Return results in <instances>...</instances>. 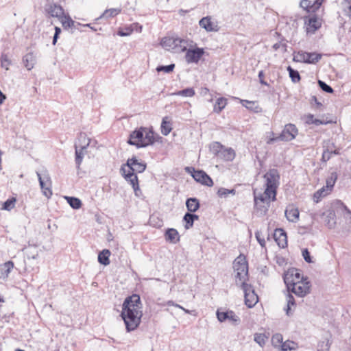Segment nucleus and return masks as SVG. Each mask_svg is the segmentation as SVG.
I'll list each match as a JSON object with an SVG mask.
<instances>
[{"label": "nucleus", "instance_id": "nucleus-1", "mask_svg": "<svg viewBox=\"0 0 351 351\" xmlns=\"http://www.w3.org/2000/svg\"><path fill=\"white\" fill-rule=\"evenodd\" d=\"M143 304L137 294H132L124 300L120 314L125 325L126 331L130 332L136 330L141 322Z\"/></svg>", "mask_w": 351, "mask_h": 351}, {"label": "nucleus", "instance_id": "nucleus-2", "mask_svg": "<svg viewBox=\"0 0 351 351\" xmlns=\"http://www.w3.org/2000/svg\"><path fill=\"white\" fill-rule=\"evenodd\" d=\"M162 137L156 134L152 127H139L129 135L127 143L136 148H143L153 145L156 142L161 141Z\"/></svg>", "mask_w": 351, "mask_h": 351}, {"label": "nucleus", "instance_id": "nucleus-3", "mask_svg": "<svg viewBox=\"0 0 351 351\" xmlns=\"http://www.w3.org/2000/svg\"><path fill=\"white\" fill-rule=\"evenodd\" d=\"M284 282L288 292H291L299 297H304L310 292L311 283L307 277H302L301 281L294 282L288 274H285Z\"/></svg>", "mask_w": 351, "mask_h": 351}, {"label": "nucleus", "instance_id": "nucleus-4", "mask_svg": "<svg viewBox=\"0 0 351 351\" xmlns=\"http://www.w3.org/2000/svg\"><path fill=\"white\" fill-rule=\"evenodd\" d=\"M264 178L266 180L265 194L267 197H271V201L276 200L277 189L279 185L280 174L276 169H270L265 175Z\"/></svg>", "mask_w": 351, "mask_h": 351}, {"label": "nucleus", "instance_id": "nucleus-5", "mask_svg": "<svg viewBox=\"0 0 351 351\" xmlns=\"http://www.w3.org/2000/svg\"><path fill=\"white\" fill-rule=\"evenodd\" d=\"M298 134V129L295 124L287 123L285 125L281 133L276 136L274 132L269 133L267 144L271 145L277 141L289 142L295 138Z\"/></svg>", "mask_w": 351, "mask_h": 351}, {"label": "nucleus", "instance_id": "nucleus-6", "mask_svg": "<svg viewBox=\"0 0 351 351\" xmlns=\"http://www.w3.org/2000/svg\"><path fill=\"white\" fill-rule=\"evenodd\" d=\"M161 45L174 53H180L186 50L188 41L179 37H165L162 40Z\"/></svg>", "mask_w": 351, "mask_h": 351}, {"label": "nucleus", "instance_id": "nucleus-7", "mask_svg": "<svg viewBox=\"0 0 351 351\" xmlns=\"http://www.w3.org/2000/svg\"><path fill=\"white\" fill-rule=\"evenodd\" d=\"M233 267L237 271L236 278L245 282L248 279V264L245 257H237L234 261Z\"/></svg>", "mask_w": 351, "mask_h": 351}, {"label": "nucleus", "instance_id": "nucleus-8", "mask_svg": "<svg viewBox=\"0 0 351 351\" xmlns=\"http://www.w3.org/2000/svg\"><path fill=\"white\" fill-rule=\"evenodd\" d=\"M241 287L244 292L245 304L248 308H252L258 301V297L252 286L246 282H242Z\"/></svg>", "mask_w": 351, "mask_h": 351}, {"label": "nucleus", "instance_id": "nucleus-9", "mask_svg": "<svg viewBox=\"0 0 351 351\" xmlns=\"http://www.w3.org/2000/svg\"><path fill=\"white\" fill-rule=\"evenodd\" d=\"M36 175L43 194L46 197L50 198L52 195V184L49 173L45 171L43 173L36 172Z\"/></svg>", "mask_w": 351, "mask_h": 351}, {"label": "nucleus", "instance_id": "nucleus-10", "mask_svg": "<svg viewBox=\"0 0 351 351\" xmlns=\"http://www.w3.org/2000/svg\"><path fill=\"white\" fill-rule=\"evenodd\" d=\"M191 169L193 170L191 176L196 182L207 186H212L213 185L212 178L204 171L199 169L195 170L193 167L186 168V170L189 172H191Z\"/></svg>", "mask_w": 351, "mask_h": 351}, {"label": "nucleus", "instance_id": "nucleus-11", "mask_svg": "<svg viewBox=\"0 0 351 351\" xmlns=\"http://www.w3.org/2000/svg\"><path fill=\"white\" fill-rule=\"evenodd\" d=\"M185 51V60L188 64H197L205 52L204 48L198 47L189 49L186 48Z\"/></svg>", "mask_w": 351, "mask_h": 351}, {"label": "nucleus", "instance_id": "nucleus-12", "mask_svg": "<svg viewBox=\"0 0 351 351\" xmlns=\"http://www.w3.org/2000/svg\"><path fill=\"white\" fill-rule=\"evenodd\" d=\"M216 315L219 322H224L228 320L234 325H239L241 322L239 317L237 316L235 313L231 310L220 311L219 309H217L216 311Z\"/></svg>", "mask_w": 351, "mask_h": 351}, {"label": "nucleus", "instance_id": "nucleus-13", "mask_svg": "<svg viewBox=\"0 0 351 351\" xmlns=\"http://www.w3.org/2000/svg\"><path fill=\"white\" fill-rule=\"evenodd\" d=\"M125 165L136 175L144 172L147 167V164L144 161H139L135 156L128 158Z\"/></svg>", "mask_w": 351, "mask_h": 351}, {"label": "nucleus", "instance_id": "nucleus-14", "mask_svg": "<svg viewBox=\"0 0 351 351\" xmlns=\"http://www.w3.org/2000/svg\"><path fill=\"white\" fill-rule=\"evenodd\" d=\"M45 12L51 17H56L60 19L64 14L63 8L57 3H48L45 8Z\"/></svg>", "mask_w": 351, "mask_h": 351}, {"label": "nucleus", "instance_id": "nucleus-15", "mask_svg": "<svg viewBox=\"0 0 351 351\" xmlns=\"http://www.w3.org/2000/svg\"><path fill=\"white\" fill-rule=\"evenodd\" d=\"M274 238L280 247L285 248L287 246V232L282 228H276L275 230Z\"/></svg>", "mask_w": 351, "mask_h": 351}, {"label": "nucleus", "instance_id": "nucleus-16", "mask_svg": "<svg viewBox=\"0 0 351 351\" xmlns=\"http://www.w3.org/2000/svg\"><path fill=\"white\" fill-rule=\"evenodd\" d=\"M305 25L307 26V32L313 34L321 27V22L315 14L305 19Z\"/></svg>", "mask_w": 351, "mask_h": 351}, {"label": "nucleus", "instance_id": "nucleus-17", "mask_svg": "<svg viewBox=\"0 0 351 351\" xmlns=\"http://www.w3.org/2000/svg\"><path fill=\"white\" fill-rule=\"evenodd\" d=\"M199 25L207 32H217L218 30L217 25H215L211 21L210 16L202 18L199 21Z\"/></svg>", "mask_w": 351, "mask_h": 351}, {"label": "nucleus", "instance_id": "nucleus-18", "mask_svg": "<svg viewBox=\"0 0 351 351\" xmlns=\"http://www.w3.org/2000/svg\"><path fill=\"white\" fill-rule=\"evenodd\" d=\"M180 234L175 228H167L165 232V239L166 241L173 244H176L180 241Z\"/></svg>", "mask_w": 351, "mask_h": 351}, {"label": "nucleus", "instance_id": "nucleus-19", "mask_svg": "<svg viewBox=\"0 0 351 351\" xmlns=\"http://www.w3.org/2000/svg\"><path fill=\"white\" fill-rule=\"evenodd\" d=\"M14 267V263L8 261L0 265V279L3 280L8 278L10 273Z\"/></svg>", "mask_w": 351, "mask_h": 351}, {"label": "nucleus", "instance_id": "nucleus-20", "mask_svg": "<svg viewBox=\"0 0 351 351\" xmlns=\"http://www.w3.org/2000/svg\"><path fill=\"white\" fill-rule=\"evenodd\" d=\"M88 145H89V142H88L84 145H82L80 148L78 147V145H75V161L76 166H77V169L80 168V165L82 164V160H83V158H84V151L86 149V148L88 146Z\"/></svg>", "mask_w": 351, "mask_h": 351}, {"label": "nucleus", "instance_id": "nucleus-21", "mask_svg": "<svg viewBox=\"0 0 351 351\" xmlns=\"http://www.w3.org/2000/svg\"><path fill=\"white\" fill-rule=\"evenodd\" d=\"M60 20L62 25V27L65 29H67L69 28L78 29L77 26L81 25L80 23H75L69 14H64L63 17L61 18Z\"/></svg>", "mask_w": 351, "mask_h": 351}, {"label": "nucleus", "instance_id": "nucleus-22", "mask_svg": "<svg viewBox=\"0 0 351 351\" xmlns=\"http://www.w3.org/2000/svg\"><path fill=\"white\" fill-rule=\"evenodd\" d=\"M186 206L188 212L195 213L199 208L200 204L197 198L189 197L186 200Z\"/></svg>", "mask_w": 351, "mask_h": 351}, {"label": "nucleus", "instance_id": "nucleus-23", "mask_svg": "<svg viewBox=\"0 0 351 351\" xmlns=\"http://www.w3.org/2000/svg\"><path fill=\"white\" fill-rule=\"evenodd\" d=\"M235 155V152L233 149L231 147L226 148L224 147L218 158L225 161L230 162L234 159Z\"/></svg>", "mask_w": 351, "mask_h": 351}, {"label": "nucleus", "instance_id": "nucleus-24", "mask_svg": "<svg viewBox=\"0 0 351 351\" xmlns=\"http://www.w3.org/2000/svg\"><path fill=\"white\" fill-rule=\"evenodd\" d=\"M322 56L321 53L306 51V64H315L322 59Z\"/></svg>", "mask_w": 351, "mask_h": 351}, {"label": "nucleus", "instance_id": "nucleus-25", "mask_svg": "<svg viewBox=\"0 0 351 351\" xmlns=\"http://www.w3.org/2000/svg\"><path fill=\"white\" fill-rule=\"evenodd\" d=\"M161 133L164 136H167L172 130V123L169 120V117L166 116L162 118L160 125Z\"/></svg>", "mask_w": 351, "mask_h": 351}, {"label": "nucleus", "instance_id": "nucleus-26", "mask_svg": "<svg viewBox=\"0 0 351 351\" xmlns=\"http://www.w3.org/2000/svg\"><path fill=\"white\" fill-rule=\"evenodd\" d=\"M331 123H332V121H325V120L316 119L314 117V115L312 114H308L306 116L305 123L308 124V125L313 124V125L318 126L320 125H327V124Z\"/></svg>", "mask_w": 351, "mask_h": 351}, {"label": "nucleus", "instance_id": "nucleus-27", "mask_svg": "<svg viewBox=\"0 0 351 351\" xmlns=\"http://www.w3.org/2000/svg\"><path fill=\"white\" fill-rule=\"evenodd\" d=\"M111 254L110 251L108 249H104L99 252L98 254V262L104 266L108 265L110 263V256Z\"/></svg>", "mask_w": 351, "mask_h": 351}, {"label": "nucleus", "instance_id": "nucleus-28", "mask_svg": "<svg viewBox=\"0 0 351 351\" xmlns=\"http://www.w3.org/2000/svg\"><path fill=\"white\" fill-rule=\"evenodd\" d=\"M241 104L243 106L254 112L258 113L261 112V108L256 103V101L241 99Z\"/></svg>", "mask_w": 351, "mask_h": 351}, {"label": "nucleus", "instance_id": "nucleus-29", "mask_svg": "<svg viewBox=\"0 0 351 351\" xmlns=\"http://www.w3.org/2000/svg\"><path fill=\"white\" fill-rule=\"evenodd\" d=\"M299 210L296 208H287L285 210V216L290 222H296L299 219Z\"/></svg>", "mask_w": 351, "mask_h": 351}, {"label": "nucleus", "instance_id": "nucleus-30", "mask_svg": "<svg viewBox=\"0 0 351 351\" xmlns=\"http://www.w3.org/2000/svg\"><path fill=\"white\" fill-rule=\"evenodd\" d=\"M23 62L27 69L29 71L34 67L36 63V58L33 53L29 52L23 56Z\"/></svg>", "mask_w": 351, "mask_h": 351}, {"label": "nucleus", "instance_id": "nucleus-31", "mask_svg": "<svg viewBox=\"0 0 351 351\" xmlns=\"http://www.w3.org/2000/svg\"><path fill=\"white\" fill-rule=\"evenodd\" d=\"M227 105V99L224 97H219L217 99L213 106V111L219 113Z\"/></svg>", "mask_w": 351, "mask_h": 351}, {"label": "nucleus", "instance_id": "nucleus-32", "mask_svg": "<svg viewBox=\"0 0 351 351\" xmlns=\"http://www.w3.org/2000/svg\"><path fill=\"white\" fill-rule=\"evenodd\" d=\"M121 10L119 8H110L107 9L104 11V12L98 18L96 19V21L99 20L101 18H112L121 12Z\"/></svg>", "mask_w": 351, "mask_h": 351}, {"label": "nucleus", "instance_id": "nucleus-33", "mask_svg": "<svg viewBox=\"0 0 351 351\" xmlns=\"http://www.w3.org/2000/svg\"><path fill=\"white\" fill-rule=\"evenodd\" d=\"M224 146L219 142H213L210 145V152L216 157H219Z\"/></svg>", "mask_w": 351, "mask_h": 351}, {"label": "nucleus", "instance_id": "nucleus-34", "mask_svg": "<svg viewBox=\"0 0 351 351\" xmlns=\"http://www.w3.org/2000/svg\"><path fill=\"white\" fill-rule=\"evenodd\" d=\"M65 198L67 201V203L73 209H79L82 206V201L77 197L66 196Z\"/></svg>", "mask_w": 351, "mask_h": 351}, {"label": "nucleus", "instance_id": "nucleus-35", "mask_svg": "<svg viewBox=\"0 0 351 351\" xmlns=\"http://www.w3.org/2000/svg\"><path fill=\"white\" fill-rule=\"evenodd\" d=\"M291 293H292L291 292H288V294L287 295V307L285 308V310L286 311L287 315H288V316H290L292 314L291 313V307L292 306H296L294 297L293 296V295Z\"/></svg>", "mask_w": 351, "mask_h": 351}, {"label": "nucleus", "instance_id": "nucleus-36", "mask_svg": "<svg viewBox=\"0 0 351 351\" xmlns=\"http://www.w3.org/2000/svg\"><path fill=\"white\" fill-rule=\"evenodd\" d=\"M330 192V191H328V189H326L325 188V186H323L322 188H321L320 189L317 190L314 194H313V201L316 203H318L321 199L324 197H325L326 195H327Z\"/></svg>", "mask_w": 351, "mask_h": 351}, {"label": "nucleus", "instance_id": "nucleus-37", "mask_svg": "<svg viewBox=\"0 0 351 351\" xmlns=\"http://www.w3.org/2000/svg\"><path fill=\"white\" fill-rule=\"evenodd\" d=\"M287 70L289 72V77L291 78L292 82L297 83L300 81L301 76L298 71L293 69L291 66H288Z\"/></svg>", "mask_w": 351, "mask_h": 351}, {"label": "nucleus", "instance_id": "nucleus-38", "mask_svg": "<svg viewBox=\"0 0 351 351\" xmlns=\"http://www.w3.org/2000/svg\"><path fill=\"white\" fill-rule=\"evenodd\" d=\"M338 178V175L337 172H332L330 173V176L327 178L326 179V189H328V191H332L334 185Z\"/></svg>", "mask_w": 351, "mask_h": 351}, {"label": "nucleus", "instance_id": "nucleus-39", "mask_svg": "<svg viewBox=\"0 0 351 351\" xmlns=\"http://www.w3.org/2000/svg\"><path fill=\"white\" fill-rule=\"evenodd\" d=\"M271 197H272V195H271L270 197H267V195H266L265 194V193L263 194L262 193H260L258 195H256L254 194V204H255V206H258V201L259 200L262 203H265V202H267V204H268V207L269 206V204H270V200H271Z\"/></svg>", "mask_w": 351, "mask_h": 351}, {"label": "nucleus", "instance_id": "nucleus-40", "mask_svg": "<svg viewBox=\"0 0 351 351\" xmlns=\"http://www.w3.org/2000/svg\"><path fill=\"white\" fill-rule=\"evenodd\" d=\"M16 202V197H10L3 202V206H2V209L5 210L10 211L12 208H14Z\"/></svg>", "mask_w": 351, "mask_h": 351}, {"label": "nucleus", "instance_id": "nucleus-41", "mask_svg": "<svg viewBox=\"0 0 351 351\" xmlns=\"http://www.w3.org/2000/svg\"><path fill=\"white\" fill-rule=\"evenodd\" d=\"M306 51L300 50L297 53L293 52V61L295 62H302L306 64Z\"/></svg>", "mask_w": 351, "mask_h": 351}, {"label": "nucleus", "instance_id": "nucleus-42", "mask_svg": "<svg viewBox=\"0 0 351 351\" xmlns=\"http://www.w3.org/2000/svg\"><path fill=\"white\" fill-rule=\"evenodd\" d=\"M125 166L126 165L125 164L122 165L120 169V171L123 177L125 178V180L129 182L130 180L132 179L133 176H136V175L130 169L128 171V172H126V170L125 169Z\"/></svg>", "mask_w": 351, "mask_h": 351}, {"label": "nucleus", "instance_id": "nucleus-43", "mask_svg": "<svg viewBox=\"0 0 351 351\" xmlns=\"http://www.w3.org/2000/svg\"><path fill=\"white\" fill-rule=\"evenodd\" d=\"M175 68V64H170L169 65H158L156 70L157 72H164L165 73H170L173 72Z\"/></svg>", "mask_w": 351, "mask_h": 351}, {"label": "nucleus", "instance_id": "nucleus-44", "mask_svg": "<svg viewBox=\"0 0 351 351\" xmlns=\"http://www.w3.org/2000/svg\"><path fill=\"white\" fill-rule=\"evenodd\" d=\"M175 95L182 97H193L195 95L193 88H186L175 93Z\"/></svg>", "mask_w": 351, "mask_h": 351}, {"label": "nucleus", "instance_id": "nucleus-45", "mask_svg": "<svg viewBox=\"0 0 351 351\" xmlns=\"http://www.w3.org/2000/svg\"><path fill=\"white\" fill-rule=\"evenodd\" d=\"M183 221L185 222L184 228L186 230H189L193 226L194 221H193V219L191 217V213L187 212L184 214L183 217Z\"/></svg>", "mask_w": 351, "mask_h": 351}, {"label": "nucleus", "instance_id": "nucleus-46", "mask_svg": "<svg viewBox=\"0 0 351 351\" xmlns=\"http://www.w3.org/2000/svg\"><path fill=\"white\" fill-rule=\"evenodd\" d=\"M236 193L234 189H227L225 188H219L217 191V195L220 197H227L228 195H234Z\"/></svg>", "mask_w": 351, "mask_h": 351}, {"label": "nucleus", "instance_id": "nucleus-47", "mask_svg": "<svg viewBox=\"0 0 351 351\" xmlns=\"http://www.w3.org/2000/svg\"><path fill=\"white\" fill-rule=\"evenodd\" d=\"M134 32L130 25L125 26L123 28H119L117 31V35L119 36H130Z\"/></svg>", "mask_w": 351, "mask_h": 351}, {"label": "nucleus", "instance_id": "nucleus-48", "mask_svg": "<svg viewBox=\"0 0 351 351\" xmlns=\"http://www.w3.org/2000/svg\"><path fill=\"white\" fill-rule=\"evenodd\" d=\"M129 183L132 185V189L134 191L135 195L138 196V192L141 191L138 184V179L137 175L136 176H133L132 179L130 180Z\"/></svg>", "mask_w": 351, "mask_h": 351}, {"label": "nucleus", "instance_id": "nucleus-49", "mask_svg": "<svg viewBox=\"0 0 351 351\" xmlns=\"http://www.w3.org/2000/svg\"><path fill=\"white\" fill-rule=\"evenodd\" d=\"M317 83H318L319 88L324 92L327 93H334V89L330 85L327 84L325 82L319 80Z\"/></svg>", "mask_w": 351, "mask_h": 351}, {"label": "nucleus", "instance_id": "nucleus-50", "mask_svg": "<svg viewBox=\"0 0 351 351\" xmlns=\"http://www.w3.org/2000/svg\"><path fill=\"white\" fill-rule=\"evenodd\" d=\"M11 64V61L8 58L7 54H2L1 57V65L3 68H5L6 70H8L9 66Z\"/></svg>", "mask_w": 351, "mask_h": 351}, {"label": "nucleus", "instance_id": "nucleus-51", "mask_svg": "<svg viewBox=\"0 0 351 351\" xmlns=\"http://www.w3.org/2000/svg\"><path fill=\"white\" fill-rule=\"evenodd\" d=\"M265 335L261 333H256L254 335V340L256 341L259 346H263L265 343Z\"/></svg>", "mask_w": 351, "mask_h": 351}, {"label": "nucleus", "instance_id": "nucleus-52", "mask_svg": "<svg viewBox=\"0 0 351 351\" xmlns=\"http://www.w3.org/2000/svg\"><path fill=\"white\" fill-rule=\"evenodd\" d=\"M302 255L304 261L308 263H313V258L311 256L310 252L307 248H304L302 250Z\"/></svg>", "mask_w": 351, "mask_h": 351}, {"label": "nucleus", "instance_id": "nucleus-53", "mask_svg": "<svg viewBox=\"0 0 351 351\" xmlns=\"http://www.w3.org/2000/svg\"><path fill=\"white\" fill-rule=\"evenodd\" d=\"M318 348L317 351H329L330 349V343L329 341H321L318 343L317 346Z\"/></svg>", "mask_w": 351, "mask_h": 351}, {"label": "nucleus", "instance_id": "nucleus-54", "mask_svg": "<svg viewBox=\"0 0 351 351\" xmlns=\"http://www.w3.org/2000/svg\"><path fill=\"white\" fill-rule=\"evenodd\" d=\"M300 5L308 12H311V8L314 7L313 4L311 5V1L309 0H302L300 3Z\"/></svg>", "mask_w": 351, "mask_h": 351}, {"label": "nucleus", "instance_id": "nucleus-55", "mask_svg": "<svg viewBox=\"0 0 351 351\" xmlns=\"http://www.w3.org/2000/svg\"><path fill=\"white\" fill-rule=\"evenodd\" d=\"M289 273H291L289 277H291V279H293V278L294 277L298 281L302 280V278L303 276H302L300 271L298 269H293L292 271H289Z\"/></svg>", "mask_w": 351, "mask_h": 351}, {"label": "nucleus", "instance_id": "nucleus-56", "mask_svg": "<svg viewBox=\"0 0 351 351\" xmlns=\"http://www.w3.org/2000/svg\"><path fill=\"white\" fill-rule=\"evenodd\" d=\"M255 237L258 241V243L260 244V245L262 247H265V244H266V242H265V240L263 237H261V233L260 231H256L255 232Z\"/></svg>", "mask_w": 351, "mask_h": 351}, {"label": "nucleus", "instance_id": "nucleus-57", "mask_svg": "<svg viewBox=\"0 0 351 351\" xmlns=\"http://www.w3.org/2000/svg\"><path fill=\"white\" fill-rule=\"evenodd\" d=\"M331 158L330 154H329V147H328L326 149L324 150L322 160L324 162L329 160Z\"/></svg>", "mask_w": 351, "mask_h": 351}, {"label": "nucleus", "instance_id": "nucleus-58", "mask_svg": "<svg viewBox=\"0 0 351 351\" xmlns=\"http://www.w3.org/2000/svg\"><path fill=\"white\" fill-rule=\"evenodd\" d=\"M272 343L277 346V343H281L282 342V336L280 334H276L273 335L271 339Z\"/></svg>", "mask_w": 351, "mask_h": 351}, {"label": "nucleus", "instance_id": "nucleus-59", "mask_svg": "<svg viewBox=\"0 0 351 351\" xmlns=\"http://www.w3.org/2000/svg\"><path fill=\"white\" fill-rule=\"evenodd\" d=\"M313 103H315L317 109L320 110L321 108L323 106L322 104L317 100L316 96H312L311 97V104L313 105Z\"/></svg>", "mask_w": 351, "mask_h": 351}, {"label": "nucleus", "instance_id": "nucleus-60", "mask_svg": "<svg viewBox=\"0 0 351 351\" xmlns=\"http://www.w3.org/2000/svg\"><path fill=\"white\" fill-rule=\"evenodd\" d=\"M264 76H265V73H264L263 71H260L258 72V78H259V82H260V83H261L262 85H265V86H269V84H268L266 81H265V80H263Z\"/></svg>", "mask_w": 351, "mask_h": 351}, {"label": "nucleus", "instance_id": "nucleus-61", "mask_svg": "<svg viewBox=\"0 0 351 351\" xmlns=\"http://www.w3.org/2000/svg\"><path fill=\"white\" fill-rule=\"evenodd\" d=\"M130 25L132 29H134V31H136L137 32H141L142 31L143 27L138 23H134Z\"/></svg>", "mask_w": 351, "mask_h": 351}, {"label": "nucleus", "instance_id": "nucleus-62", "mask_svg": "<svg viewBox=\"0 0 351 351\" xmlns=\"http://www.w3.org/2000/svg\"><path fill=\"white\" fill-rule=\"evenodd\" d=\"M341 205H342V206L343 208V210L345 211L344 217L346 218H350V219L351 218V211H350V210L345 204H343V203L341 202Z\"/></svg>", "mask_w": 351, "mask_h": 351}, {"label": "nucleus", "instance_id": "nucleus-63", "mask_svg": "<svg viewBox=\"0 0 351 351\" xmlns=\"http://www.w3.org/2000/svg\"><path fill=\"white\" fill-rule=\"evenodd\" d=\"M154 219H155V217H150V219H149V221H150V223H151V224H152L154 227H158V228L160 227V226H162V221L159 220V219L157 218V219H158L157 223H154Z\"/></svg>", "mask_w": 351, "mask_h": 351}, {"label": "nucleus", "instance_id": "nucleus-64", "mask_svg": "<svg viewBox=\"0 0 351 351\" xmlns=\"http://www.w3.org/2000/svg\"><path fill=\"white\" fill-rule=\"evenodd\" d=\"M284 41H287V40L285 38H282L281 40V47H280L282 53H285L287 51V45L286 43H282Z\"/></svg>", "mask_w": 351, "mask_h": 351}]
</instances>
